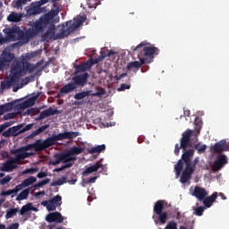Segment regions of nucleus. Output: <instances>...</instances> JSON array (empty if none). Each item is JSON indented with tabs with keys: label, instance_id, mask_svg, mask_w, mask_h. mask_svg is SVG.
<instances>
[{
	"label": "nucleus",
	"instance_id": "obj_1",
	"mask_svg": "<svg viewBox=\"0 0 229 229\" xmlns=\"http://www.w3.org/2000/svg\"><path fill=\"white\" fill-rule=\"evenodd\" d=\"M76 137H80V132L64 131L58 134H53L51 137H48L44 140L39 139L35 143L30 144L28 147H21L20 148L12 149L11 154L16 156L13 158L16 159L17 162H21V160H24V158H29V157H31V154L26 152L28 149H30L28 148H33L36 152H40L47 149V148H51V146H55L58 140L76 139Z\"/></svg>",
	"mask_w": 229,
	"mask_h": 229
},
{
	"label": "nucleus",
	"instance_id": "obj_2",
	"mask_svg": "<svg viewBox=\"0 0 229 229\" xmlns=\"http://www.w3.org/2000/svg\"><path fill=\"white\" fill-rule=\"evenodd\" d=\"M43 17H48V23L47 24V31L42 35V40H56L65 38L69 37L72 33H74L80 28L83 26V22L87 21L86 16H81L80 18L74 19L73 21H68L65 23L62 24V29L56 34V26L53 22V15L47 13Z\"/></svg>",
	"mask_w": 229,
	"mask_h": 229
},
{
	"label": "nucleus",
	"instance_id": "obj_3",
	"mask_svg": "<svg viewBox=\"0 0 229 229\" xmlns=\"http://www.w3.org/2000/svg\"><path fill=\"white\" fill-rule=\"evenodd\" d=\"M47 24H49L48 16H41L38 20L32 23V28H30L25 32L21 30V40H30V38H35L37 35L44 33L47 30Z\"/></svg>",
	"mask_w": 229,
	"mask_h": 229
},
{
	"label": "nucleus",
	"instance_id": "obj_4",
	"mask_svg": "<svg viewBox=\"0 0 229 229\" xmlns=\"http://www.w3.org/2000/svg\"><path fill=\"white\" fill-rule=\"evenodd\" d=\"M165 205H167V202L162 199L157 200L154 204L152 219L154 220L155 225H165V223L169 221V213L164 211V207H165Z\"/></svg>",
	"mask_w": 229,
	"mask_h": 229
},
{
	"label": "nucleus",
	"instance_id": "obj_5",
	"mask_svg": "<svg viewBox=\"0 0 229 229\" xmlns=\"http://www.w3.org/2000/svg\"><path fill=\"white\" fill-rule=\"evenodd\" d=\"M12 66L14 68V71H16L20 78L26 76L27 73L31 74L38 69L37 65L31 64L24 57L15 59L13 62Z\"/></svg>",
	"mask_w": 229,
	"mask_h": 229
},
{
	"label": "nucleus",
	"instance_id": "obj_6",
	"mask_svg": "<svg viewBox=\"0 0 229 229\" xmlns=\"http://www.w3.org/2000/svg\"><path fill=\"white\" fill-rule=\"evenodd\" d=\"M137 51H140V54H138V58L144 60V64H151L153 58H155V53H157L158 49L155 47H144V43H140L133 49V53Z\"/></svg>",
	"mask_w": 229,
	"mask_h": 229
},
{
	"label": "nucleus",
	"instance_id": "obj_7",
	"mask_svg": "<svg viewBox=\"0 0 229 229\" xmlns=\"http://www.w3.org/2000/svg\"><path fill=\"white\" fill-rule=\"evenodd\" d=\"M191 137H192V131H191V129H188L184 132H182V138L180 140L181 145L176 143L174 150V153L176 157L180 155V149H182V151H185L187 148L192 147V143H191Z\"/></svg>",
	"mask_w": 229,
	"mask_h": 229
},
{
	"label": "nucleus",
	"instance_id": "obj_8",
	"mask_svg": "<svg viewBox=\"0 0 229 229\" xmlns=\"http://www.w3.org/2000/svg\"><path fill=\"white\" fill-rule=\"evenodd\" d=\"M183 151L184 152L182 155V159H180L174 165L176 176H180V174H182V170L183 169V162L184 164L188 165L192 164V161L191 159L194 157V149H185Z\"/></svg>",
	"mask_w": 229,
	"mask_h": 229
},
{
	"label": "nucleus",
	"instance_id": "obj_9",
	"mask_svg": "<svg viewBox=\"0 0 229 229\" xmlns=\"http://www.w3.org/2000/svg\"><path fill=\"white\" fill-rule=\"evenodd\" d=\"M9 76L10 79L8 81L1 82V89L3 90H8V89H12V87H13V85H17V83H19V80H21L19 73L16 72L12 64Z\"/></svg>",
	"mask_w": 229,
	"mask_h": 229
},
{
	"label": "nucleus",
	"instance_id": "obj_10",
	"mask_svg": "<svg viewBox=\"0 0 229 229\" xmlns=\"http://www.w3.org/2000/svg\"><path fill=\"white\" fill-rule=\"evenodd\" d=\"M15 61V54L11 53L8 50H4L2 52V55L0 56V65L4 69H8L10 67V64Z\"/></svg>",
	"mask_w": 229,
	"mask_h": 229
},
{
	"label": "nucleus",
	"instance_id": "obj_11",
	"mask_svg": "<svg viewBox=\"0 0 229 229\" xmlns=\"http://www.w3.org/2000/svg\"><path fill=\"white\" fill-rule=\"evenodd\" d=\"M228 164V157L225 154H221L215 159L211 169L213 173H217L218 171H221L223 167H225Z\"/></svg>",
	"mask_w": 229,
	"mask_h": 229
},
{
	"label": "nucleus",
	"instance_id": "obj_12",
	"mask_svg": "<svg viewBox=\"0 0 229 229\" xmlns=\"http://www.w3.org/2000/svg\"><path fill=\"white\" fill-rule=\"evenodd\" d=\"M72 83L75 85V87H85L87 82L89 81V73L84 72L80 75H75L72 78Z\"/></svg>",
	"mask_w": 229,
	"mask_h": 229
},
{
	"label": "nucleus",
	"instance_id": "obj_13",
	"mask_svg": "<svg viewBox=\"0 0 229 229\" xmlns=\"http://www.w3.org/2000/svg\"><path fill=\"white\" fill-rule=\"evenodd\" d=\"M18 164L19 162L16 159H14L13 157H11L7 159L4 164H2V166L0 169L4 173H12V171H13L14 169H17Z\"/></svg>",
	"mask_w": 229,
	"mask_h": 229
},
{
	"label": "nucleus",
	"instance_id": "obj_14",
	"mask_svg": "<svg viewBox=\"0 0 229 229\" xmlns=\"http://www.w3.org/2000/svg\"><path fill=\"white\" fill-rule=\"evenodd\" d=\"M65 217L62 216V213L55 211L53 213H49L46 216V221L47 223H64Z\"/></svg>",
	"mask_w": 229,
	"mask_h": 229
},
{
	"label": "nucleus",
	"instance_id": "obj_15",
	"mask_svg": "<svg viewBox=\"0 0 229 229\" xmlns=\"http://www.w3.org/2000/svg\"><path fill=\"white\" fill-rule=\"evenodd\" d=\"M191 195L197 198L199 201H203L208 196V192L203 187L195 186Z\"/></svg>",
	"mask_w": 229,
	"mask_h": 229
},
{
	"label": "nucleus",
	"instance_id": "obj_16",
	"mask_svg": "<svg viewBox=\"0 0 229 229\" xmlns=\"http://www.w3.org/2000/svg\"><path fill=\"white\" fill-rule=\"evenodd\" d=\"M4 33L7 35V38H9V40H13L16 38V37H18L19 39L21 40V30L19 27L5 29Z\"/></svg>",
	"mask_w": 229,
	"mask_h": 229
},
{
	"label": "nucleus",
	"instance_id": "obj_17",
	"mask_svg": "<svg viewBox=\"0 0 229 229\" xmlns=\"http://www.w3.org/2000/svg\"><path fill=\"white\" fill-rule=\"evenodd\" d=\"M42 92H38L36 95L30 97L27 100H25L23 103L20 105V108L24 109V108H30V106H34L35 103H37V100L40 97Z\"/></svg>",
	"mask_w": 229,
	"mask_h": 229
},
{
	"label": "nucleus",
	"instance_id": "obj_18",
	"mask_svg": "<svg viewBox=\"0 0 229 229\" xmlns=\"http://www.w3.org/2000/svg\"><path fill=\"white\" fill-rule=\"evenodd\" d=\"M225 151H229L228 145L226 144V140H220L215 143L213 147L214 153H223Z\"/></svg>",
	"mask_w": 229,
	"mask_h": 229
},
{
	"label": "nucleus",
	"instance_id": "obj_19",
	"mask_svg": "<svg viewBox=\"0 0 229 229\" xmlns=\"http://www.w3.org/2000/svg\"><path fill=\"white\" fill-rule=\"evenodd\" d=\"M218 193L217 191H215L212 193V195L208 197H205L202 200V203L206 208H210L212 205H214L215 201L217 199Z\"/></svg>",
	"mask_w": 229,
	"mask_h": 229
},
{
	"label": "nucleus",
	"instance_id": "obj_20",
	"mask_svg": "<svg viewBox=\"0 0 229 229\" xmlns=\"http://www.w3.org/2000/svg\"><path fill=\"white\" fill-rule=\"evenodd\" d=\"M42 12V7L36 2L31 3L27 10V15H38Z\"/></svg>",
	"mask_w": 229,
	"mask_h": 229
},
{
	"label": "nucleus",
	"instance_id": "obj_21",
	"mask_svg": "<svg viewBox=\"0 0 229 229\" xmlns=\"http://www.w3.org/2000/svg\"><path fill=\"white\" fill-rule=\"evenodd\" d=\"M56 114H58L57 109H53L52 107H49L47 110H43L39 115L38 116V118L36 119V121H42V119H46L47 117H49L51 115H56Z\"/></svg>",
	"mask_w": 229,
	"mask_h": 229
},
{
	"label": "nucleus",
	"instance_id": "obj_22",
	"mask_svg": "<svg viewBox=\"0 0 229 229\" xmlns=\"http://www.w3.org/2000/svg\"><path fill=\"white\" fill-rule=\"evenodd\" d=\"M104 165L103 164L97 162L95 165L86 168L83 172L82 174L83 176H87L88 174H92V173H98L99 169H103Z\"/></svg>",
	"mask_w": 229,
	"mask_h": 229
},
{
	"label": "nucleus",
	"instance_id": "obj_23",
	"mask_svg": "<svg viewBox=\"0 0 229 229\" xmlns=\"http://www.w3.org/2000/svg\"><path fill=\"white\" fill-rule=\"evenodd\" d=\"M38 212V208H35L32 203H28L21 207L20 209V216H24V214H28V212Z\"/></svg>",
	"mask_w": 229,
	"mask_h": 229
},
{
	"label": "nucleus",
	"instance_id": "obj_24",
	"mask_svg": "<svg viewBox=\"0 0 229 229\" xmlns=\"http://www.w3.org/2000/svg\"><path fill=\"white\" fill-rule=\"evenodd\" d=\"M22 17H24V14L21 13L12 12L8 15L7 21H9V22H21V21H22Z\"/></svg>",
	"mask_w": 229,
	"mask_h": 229
},
{
	"label": "nucleus",
	"instance_id": "obj_25",
	"mask_svg": "<svg viewBox=\"0 0 229 229\" xmlns=\"http://www.w3.org/2000/svg\"><path fill=\"white\" fill-rule=\"evenodd\" d=\"M140 61H132L127 64L126 69L127 71H131V69H140L141 66L144 65V60L139 58Z\"/></svg>",
	"mask_w": 229,
	"mask_h": 229
},
{
	"label": "nucleus",
	"instance_id": "obj_26",
	"mask_svg": "<svg viewBox=\"0 0 229 229\" xmlns=\"http://www.w3.org/2000/svg\"><path fill=\"white\" fill-rule=\"evenodd\" d=\"M77 87L72 83L70 82L60 89V94H69L76 90Z\"/></svg>",
	"mask_w": 229,
	"mask_h": 229
},
{
	"label": "nucleus",
	"instance_id": "obj_27",
	"mask_svg": "<svg viewBox=\"0 0 229 229\" xmlns=\"http://www.w3.org/2000/svg\"><path fill=\"white\" fill-rule=\"evenodd\" d=\"M61 155L63 157V164H67L69 162H74L77 159V157L72 156L69 150L66 152H62Z\"/></svg>",
	"mask_w": 229,
	"mask_h": 229
},
{
	"label": "nucleus",
	"instance_id": "obj_28",
	"mask_svg": "<svg viewBox=\"0 0 229 229\" xmlns=\"http://www.w3.org/2000/svg\"><path fill=\"white\" fill-rule=\"evenodd\" d=\"M105 149H106V145L102 144L88 149V153H89V155H95L96 153L99 154V153H103Z\"/></svg>",
	"mask_w": 229,
	"mask_h": 229
},
{
	"label": "nucleus",
	"instance_id": "obj_29",
	"mask_svg": "<svg viewBox=\"0 0 229 229\" xmlns=\"http://www.w3.org/2000/svg\"><path fill=\"white\" fill-rule=\"evenodd\" d=\"M13 110V103H5L0 106V116L4 115L6 112H12Z\"/></svg>",
	"mask_w": 229,
	"mask_h": 229
},
{
	"label": "nucleus",
	"instance_id": "obj_30",
	"mask_svg": "<svg viewBox=\"0 0 229 229\" xmlns=\"http://www.w3.org/2000/svg\"><path fill=\"white\" fill-rule=\"evenodd\" d=\"M90 65L89 64V62L87 61L86 63L82 64H78L75 67V72L74 74H78V72H85V71H90Z\"/></svg>",
	"mask_w": 229,
	"mask_h": 229
},
{
	"label": "nucleus",
	"instance_id": "obj_31",
	"mask_svg": "<svg viewBox=\"0 0 229 229\" xmlns=\"http://www.w3.org/2000/svg\"><path fill=\"white\" fill-rule=\"evenodd\" d=\"M47 128H49V124L40 126L38 129H37L31 134H30L29 139H33L34 137H37V135H40V133L46 131Z\"/></svg>",
	"mask_w": 229,
	"mask_h": 229
},
{
	"label": "nucleus",
	"instance_id": "obj_32",
	"mask_svg": "<svg viewBox=\"0 0 229 229\" xmlns=\"http://www.w3.org/2000/svg\"><path fill=\"white\" fill-rule=\"evenodd\" d=\"M42 207H46L47 210H48V212H53L55 210H56V206L49 199V200H43L41 202Z\"/></svg>",
	"mask_w": 229,
	"mask_h": 229
},
{
	"label": "nucleus",
	"instance_id": "obj_33",
	"mask_svg": "<svg viewBox=\"0 0 229 229\" xmlns=\"http://www.w3.org/2000/svg\"><path fill=\"white\" fill-rule=\"evenodd\" d=\"M28 196H30V188L23 190L17 197L16 201H22L24 199H28Z\"/></svg>",
	"mask_w": 229,
	"mask_h": 229
},
{
	"label": "nucleus",
	"instance_id": "obj_34",
	"mask_svg": "<svg viewBox=\"0 0 229 229\" xmlns=\"http://www.w3.org/2000/svg\"><path fill=\"white\" fill-rule=\"evenodd\" d=\"M90 90L81 91L79 93H76L74 95V99H77V101H81V99H85V98H88V96H90Z\"/></svg>",
	"mask_w": 229,
	"mask_h": 229
},
{
	"label": "nucleus",
	"instance_id": "obj_35",
	"mask_svg": "<svg viewBox=\"0 0 229 229\" xmlns=\"http://www.w3.org/2000/svg\"><path fill=\"white\" fill-rule=\"evenodd\" d=\"M17 212H20L19 208L7 209L6 214H5V219H12V217H13V216H17Z\"/></svg>",
	"mask_w": 229,
	"mask_h": 229
},
{
	"label": "nucleus",
	"instance_id": "obj_36",
	"mask_svg": "<svg viewBox=\"0 0 229 229\" xmlns=\"http://www.w3.org/2000/svg\"><path fill=\"white\" fill-rule=\"evenodd\" d=\"M21 128H22V125H18V126L9 128L8 131H6L3 133V136L10 137V135H12V131H13V133H17V131H19V130H21Z\"/></svg>",
	"mask_w": 229,
	"mask_h": 229
},
{
	"label": "nucleus",
	"instance_id": "obj_37",
	"mask_svg": "<svg viewBox=\"0 0 229 229\" xmlns=\"http://www.w3.org/2000/svg\"><path fill=\"white\" fill-rule=\"evenodd\" d=\"M37 182V177L35 176H30L29 178L22 181V185L26 187H30V185H33Z\"/></svg>",
	"mask_w": 229,
	"mask_h": 229
},
{
	"label": "nucleus",
	"instance_id": "obj_38",
	"mask_svg": "<svg viewBox=\"0 0 229 229\" xmlns=\"http://www.w3.org/2000/svg\"><path fill=\"white\" fill-rule=\"evenodd\" d=\"M70 154H72V157H74V155H81L83 151H85V148L81 147H72L70 150Z\"/></svg>",
	"mask_w": 229,
	"mask_h": 229
},
{
	"label": "nucleus",
	"instance_id": "obj_39",
	"mask_svg": "<svg viewBox=\"0 0 229 229\" xmlns=\"http://www.w3.org/2000/svg\"><path fill=\"white\" fill-rule=\"evenodd\" d=\"M185 169L183 171V173H186L190 175H192V174L194 173V171H196V165H192V163L190 164H185Z\"/></svg>",
	"mask_w": 229,
	"mask_h": 229
},
{
	"label": "nucleus",
	"instance_id": "obj_40",
	"mask_svg": "<svg viewBox=\"0 0 229 229\" xmlns=\"http://www.w3.org/2000/svg\"><path fill=\"white\" fill-rule=\"evenodd\" d=\"M191 178H192V175H191L190 174H187L185 172H182V175H181V183H187V182H189V180H191Z\"/></svg>",
	"mask_w": 229,
	"mask_h": 229
},
{
	"label": "nucleus",
	"instance_id": "obj_41",
	"mask_svg": "<svg viewBox=\"0 0 229 229\" xmlns=\"http://www.w3.org/2000/svg\"><path fill=\"white\" fill-rule=\"evenodd\" d=\"M55 161H51L52 165H58L61 162H63L62 153H57L54 155Z\"/></svg>",
	"mask_w": 229,
	"mask_h": 229
},
{
	"label": "nucleus",
	"instance_id": "obj_42",
	"mask_svg": "<svg viewBox=\"0 0 229 229\" xmlns=\"http://www.w3.org/2000/svg\"><path fill=\"white\" fill-rule=\"evenodd\" d=\"M66 181H67L66 177H63L62 179H58L56 181H54V182H51V187H56V186L64 185Z\"/></svg>",
	"mask_w": 229,
	"mask_h": 229
},
{
	"label": "nucleus",
	"instance_id": "obj_43",
	"mask_svg": "<svg viewBox=\"0 0 229 229\" xmlns=\"http://www.w3.org/2000/svg\"><path fill=\"white\" fill-rule=\"evenodd\" d=\"M50 201L56 207H60V205H62V196L56 195L52 199H50Z\"/></svg>",
	"mask_w": 229,
	"mask_h": 229
},
{
	"label": "nucleus",
	"instance_id": "obj_44",
	"mask_svg": "<svg viewBox=\"0 0 229 229\" xmlns=\"http://www.w3.org/2000/svg\"><path fill=\"white\" fill-rule=\"evenodd\" d=\"M203 212H205V207L199 206V207H197L194 208L193 214L195 216H203Z\"/></svg>",
	"mask_w": 229,
	"mask_h": 229
},
{
	"label": "nucleus",
	"instance_id": "obj_45",
	"mask_svg": "<svg viewBox=\"0 0 229 229\" xmlns=\"http://www.w3.org/2000/svg\"><path fill=\"white\" fill-rule=\"evenodd\" d=\"M199 143L194 145V149H197L198 153H205L207 151V145L200 146Z\"/></svg>",
	"mask_w": 229,
	"mask_h": 229
},
{
	"label": "nucleus",
	"instance_id": "obj_46",
	"mask_svg": "<svg viewBox=\"0 0 229 229\" xmlns=\"http://www.w3.org/2000/svg\"><path fill=\"white\" fill-rule=\"evenodd\" d=\"M49 182H51V179L47 178L41 182H38V183H36L34 185L35 189H38V187H44V185H47V183H49Z\"/></svg>",
	"mask_w": 229,
	"mask_h": 229
},
{
	"label": "nucleus",
	"instance_id": "obj_47",
	"mask_svg": "<svg viewBox=\"0 0 229 229\" xmlns=\"http://www.w3.org/2000/svg\"><path fill=\"white\" fill-rule=\"evenodd\" d=\"M105 94H106V91L105 90V89L100 88L98 92L92 93L91 96L93 98H101V96H105Z\"/></svg>",
	"mask_w": 229,
	"mask_h": 229
},
{
	"label": "nucleus",
	"instance_id": "obj_48",
	"mask_svg": "<svg viewBox=\"0 0 229 229\" xmlns=\"http://www.w3.org/2000/svg\"><path fill=\"white\" fill-rule=\"evenodd\" d=\"M202 124H203V123L199 120V118L195 119V126H197L196 131H198V133H199V131H201Z\"/></svg>",
	"mask_w": 229,
	"mask_h": 229
},
{
	"label": "nucleus",
	"instance_id": "obj_49",
	"mask_svg": "<svg viewBox=\"0 0 229 229\" xmlns=\"http://www.w3.org/2000/svg\"><path fill=\"white\" fill-rule=\"evenodd\" d=\"M131 85L130 84H121L120 88L117 89L118 92H123L124 90H128L131 89Z\"/></svg>",
	"mask_w": 229,
	"mask_h": 229
},
{
	"label": "nucleus",
	"instance_id": "obj_50",
	"mask_svg": "<svg viewBox=\"0 0 229 229\" xmlns=\"http://www.w3.org/2000/svg\"><path fill=\"white\" fill-rule=\"evenodd\" d=\"M11 181H12V176L6 175L4 178H3L0 181V183L1 185H6V183H10Z\"/></svg>",
	"mask_w": 229,
	"mask_h": 229
},
{
	"label": "nucleus",
	"instance_id": "obj_51",
	"mask_svg": "<svg viewBox=\"0 0 229 229\" xmlns=\"http://www.w3.org/2000/svg\"><path fill=\"white\" fill-rule=\"evenodd\" d=\"M37 168H27L22 172V174H33V173H37Z\"/></svg>",
	"mask_w": 229,
	"mask_h": 229
},
{
	"label": "nucleus",
	"instance_id": "obj_52",
	"mask_svg": "<svg viewBox=\"0 0 229 229\" xmlns=\"http://www.w3.org/2000/svg\"><path fill=\"white\" fill-rule=\"evenodd\" d=\"M9 126H12V123L10 122H6L4 124L0 125V134L6 130V128H9Z\"/></svg>",
	"mask_w": 229,
	"mask_h": 229
},
{
	"label": "nucleus",
	"instance_id": "obj_53",
	"mask_svg": "<svg viewBox=\"0 0 229 229\" xmlns=\"http://www.w3.org/2000/svg\"><path fill=\"white\" fill-rule=\"evenodd\" d=\"M15 117V113H8L5 115L3 116L4 121H8L10 119H13Z\"/></svg>",
	"mask_w": 229,
	"mask_h": 229
},
{
	"label": "nucleus",
	"instance_id": "obj_54",
	"mask_svg": "<svg viewBox=\"0 0 229 229\" xmlns=\"http://www.w3.org/2000/svg\"><path fill=\"white\" fill-rule=\"evenodd\" d=\"M24 185H22V182L21 184H18L15 186L14 189H13V191L14 192V194H17V192H19L20 191H22V189H24Z\"/></svg>",
	"mask_w": 229,
	"mask_h": 229
},
{
	"label": "nucleus",
	"instance_id": "obj_55",
	"mask_svg": "<svg viewBox=\"0 0 229 229\" xmlns=\"http://www.w3.org/2000/svg\"><path fill=\"white\" fill-rule=\"evenodd\" d=\"M88 64L90 65V68L92 69V65H96V64H99V60L98 59V57L97 58L95 57L89 60Z\"/></svg>",
	"mask_w": 229,
	"mask_h": 229
},
{
	"label": "nucleus",
	"instance_id": "obj_56",
	"mask_svg": "<svg viewBox=\"0 0 229 229\" xmlns=\"http://www.w3.org/2000/svg\"><path fill=\"white\" fill-rule=\"evenodd\" d=\"M12 194H14L13 190H8L5 191H2L0 193V196H12Z\"/></svg>",
	"mask_w": 229,
	"mask_h": 229
},
{
	"label": "nucleus",
	"instance_id": "obj_57",
	"mask_svg": "<svg viewBox=\"0 0 229 229\" xmlns=\"http://www.w3.org/2000/svg\"><path fill=\"white\" fill-rule=\"evenodd\" d=\"M125 76H128V73L123 72L119 75H115L114 80H116V81H119L123 80V78H125Z\"/></svg>",
	"mask_w": 229,
	"mask_h": 229
},
{
	"label": "nucleus",
	"instance_id": "obj_58",
	"mask_svg": "<svg viewBox=\"0 0 229 229\" xmlns=\"http://www.w3.org/2000/svg\"><path fill=\"white\" fill-rule=\"evenodd\" d=\"M98 180V176L90 177L89 180L85 181V183L89 185V183H96V181Z\"/></svg>",
	"mask_w": 229,
	"mask_h": 229
},
{
	"label": "nucleus",
	"instance_id": "obj_59",
	"mask_svg": "<svg viewBox=\"0 0 229 229\" xmlns=\"http://www.w3.org/2000/svg\"><path fill=\"white\" fill-rule=\"evenodd\" d=\"M31 128H33V123H30V124L26 125L21 131L22 133H24V131H30V130H31Z\"/></svg>",
	"mask_w": 229,
	"mask_h": 229
},
{
	"label": "nucleus",
	"instance_id": "obj_60",
	"mask_svg": "<svg viewBox=\"0 0 229 229\" xmlns=\"http://www.w3.org/2000/svg\"><path fill=\"white\" fill-rule=\"evenodd\" d=\"M30 0H17L16 4L17 6H22V4H26Z\"/></svg>",
	"mask_w": 229,
	"mask_h": 229
},
{
	"label": "nucleus",
	"instance_id": "obj_61",
	"mask_svg": "<svg viewBox=\"0 0 229 229\" xmlns=\"http://www.w3.org/2000/svg\"><path fill=\"white\" fill-rule=\"evenodd\" d=\"M6 229H19V223L12 224Z\"/></svg>",
	"mask_w": 229,
	"mask_h": 229
},
{
	"label": "nucleus",
	"instance_id": "obj_62",
	"mask_svg": "<svg viewBox=\"0 0 229 229\" xmlns=\"http://www.w3.org/2000/svg\"><path fill=\"white\" fill-rule=\"evenodd\" d=\"M38 178H46L47 176V173L46 172H39L38 174H37Z\"/></svg>",
	"mask_w": 229,
	"mask_h": 229
},
{
	"label": "nucleus",
	"instance_id": "obj_63",
	"mask_svg": "<svg viewBox=\"0 0 229 229\" xmlns=\"http://www.w3.org/2000/svg\"><path fill=\"white\" fill-rule=\"evenodd\" d=\"M36 3H38V4L40 6H44V4H47V3H49V0H39Z\"/></svg>",
	"mask_w": 229,
	"mask_h": 229
},
{
	"label": "nucleus",
	"instance_id": "obj_64",
	"mask_svg": "<svg viewBox=\"0 0 229 229\" xmlns=\"http://www.w3.org/2000/svg\"><path fill=\"white\" fill-rule=\"evenodd\" d=\"M115 55V52L114 50H108L107 54L106 55V56H112Z\"/></svg>",
	"mask_w": 229,
	"mask_h": 229
}]
</instances>
